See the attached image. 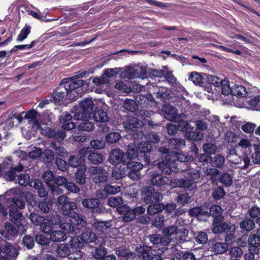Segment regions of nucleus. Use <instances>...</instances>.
Returning <instances> with one entry per match:
<instances>
[{
    "mask_svg": "<svg viewBox=\"0 0 260 260\" xmlns=\"http://www.w3.org/2000/svg\"><path fill=\"white\" fill-rule=\"evenodd\" d=\"M121 190L119 186L111 185L110 184H107L105 186L103 191L106 193L109 194H116Z\"/></svg>",
    "mask_w": 260,
    "mask_h": 260,
    "instance_id": "69168bd1",
    "label": "nucleus"
},
{
    "mask_svg": "<svg viewBox=\"0 0 260 260\" xmlns=\"http://www.w3.org/2000/svg\"><path fill=\"white\" fill-rule=\"evenodd\" d=\"M149 181L150 184L153 186L152 187L162 189L169 184V179L157 172H151Z\"/></svg>",
    "mask_w": 260,
    "mask_h": 260,
    "instance_id": "9d476101",
    "label": "nucleus"
},
{
    "mask_svg": "<svg viewBox=\"0 0 260 260\" xmlns=\"http://www.w3.org/2000/svg\"><path fill=\"white\" fill-rule=\"evenodd\" d=\"M6 231H3L2 235L8 239L15 237L16 235V229L13 224L9 222H6L4 225Z\"/></svg>",
    "mask_w": 260,
    "mask_h": 260,
    "instance_id": "72a5a7b5",
    "label": "nucleus"
},
{
    "mask_svg": "<svg viewBox=\"0 0 260 260\" xmlns=\"http://www.w3.org/2000/svg\"><path fill=\"white\" fill-rule=\"evenodd\" d=\"M57 254L61 257H66L71 253L70 245L68 244H60L56 249Z\"/></svg>",
    "mask_w": 260,
    "mask_h": 260,
    "instance_id": "a18cd8bd",
    "label": "nucleus"
},
{
    "mask_svg": "<svg viewBox=\"0 0 260 260\" xmlns=\"http://www.w3.org/2000/svg\"><path fill=\"white\" fill-rule=\"evenodd\" d=\"M189 215L191 217L208 216V211H203L200 206L193 207L189 210Z\"/></svg>",
    "mask_w": 260,
    "mask_h": 260,
    "instance_id": "49530a36",
    "label": "nucleus"
},
{
    "mask_svg": "<svg viewBox=\"0 0 260 260\" xmlns=\"http://www.w3.org/2000/svg\"><path fill=\"white\" fill-rule=\"evenodd\" d=\"M149 241L153 245L160 247L162 252H164L165 250H168L167 246L172 241V239L155 234L149 236Z\"/></svg>",
    "mask_w": 260,
    "mask_h": 260,
    "instance_id": "f8f14e48",
    "label": "nucleus"
},
{
    "mask_svg": "<svg viewBox=\"0 0 260 260\" xmlns=\"http://www.w3.org/2000/svg\"><path fill=\"white\" fill-rule=\"evenodd\" d=\"M62 80L55 91L50 95L52 98V103L56 105H60L63 104V101L68 99L71 101L76 100L77 95L74 93H70L63 83Z\"/></svg>",
    "mask_w": 260,
    "mask_h": 260,
    "instance_id": "20e7f679",
    "label": "nucleus"
},
{
    "mask_svg": "<svg viewBox=\"0 0 260 260\" xmlns=\"http://www.w3.org/2000/svg\"><path fill=\"white\" fill-rule=\"evenodd\" d=\"M41 157L44 163H51L54 158V154L51 150L46 149L42 152Z\"/></svg>",
    "mask_w": 260,
    "mask_h": 260,
    "instance_id": "5fc2aeb1",
    "label": "nucleus"
},
{
    "mask_svg": "<svg viewBox=\"0 0 260 260\" xmlns=\"http://www.w3.org/2000/svg\"><path fill=\"white\" fill-rule=\"evenodd\" d=\"M101 172L102 173H99L93 178V181L96 184L104 183L108 180L109 177V173L104 168H103V171Z\"/></svg>",
    "mask_w": 260,
    "mask_h": 260,
    "instance_id": "de8ad7c7",
    "label": "nucleus"
},
{
    "mask_svg": "<svg viewBox=\"0 0 260 260\" xmlns=\"http://www.w3.org/2000/svg\"><path fill=\"white\" fill-rule=\"evenodd\" d=\"M42 134L48 138H54L57 141H62L66 136L65 131L62 129H58L56 131L49 127H45L41 129Z\"/></svg>",
    "mask_w": 260,
    "mask_h": 260,
    "instance_id": "2eb2a0df",
    "label": "nucleus"
},
{
    "mask_svg": "<svg viewBox=\"0 0 260 260\" xmlns=\"http://www.w3.org/2000/svg\"><path fill=\"white\" fill-rule=\"evenodd\" d=\"M135 251L137 255L141 260H162L163 257L161 253H158L152 249L150 246L145 244H137Z\"/></svg>",
    "mask_w": 260,
    "mask_h": 260,
    "instance_id": "423d86ee",
    "label": "nucleus"
},
{
    "mask_svg": "<svg viewBox=\"0 0 260 260\" xmlns=\"http://www.w3.org/2000/svg\"><path fill=\"white\" fill-rule=\"evenodd\" d=\"M183 127L181 128V131L185 132V137L189 140L194 141H199L201 140L203 138L202 133L198 131H192L193 127H189L187 122H183Z\"/></svg>",
    "mask_w": 260,
    "mask_h": 260,
    "instance_id": "aec40b11",
    "label": "nucleus"
},
{
    "mask_svg": "<svg viewBox=\"0 0 260 260\" xmlns=\"http://www.w3.org/2000/svg\"><path fill=\"white\" fill-rule=\"evenodd\" d=\"M235 164L238 165V167L242 169H247L250 165V158L247 154H244L242 157L239 156L236 159Z\"/></svg>",
    "mask_w": 260,
    "mask_h": 260,
    "instance_id": "8fccbe9b",
    "label": "nucleus"
},
{
    "mask_svg": "<svg viewBox=\"0 0 260 260\" xmlns=\"http://www.w3.org/2000/svg\"><path fill=\"white\" fill-rule=\"evenodd\" d=\"M123 200L121 197H112L108 199V205L111 207L116 208L123 205Z\"/></svg>",
    "mask_w": 260,
    "mask_h": 260,
    "instance_id": "603ef678",
    "label": "nucleus"
},
{
    "mask_svg": "<svg viewBox=\"0 0 260 260\" xmlns=\"http://www.w3.org/2000/svg\"><path fill=\"white\" fill-rule=\"evenodd\" d=\"M29 218L34 224L37 226H40V227L42 226V224L46 219L44 216L34 212L30 214Z\"/></svg>",
    "mask_w": 260,
    "mask_h": 260,
    "instance_id": "4d7b16f0",
    "label": "nucleus"
},
{
    "mask_svg": "<svg viewBox=\"0 0 260 260\" xmlns=\"http://www.w3.org/2000/svg\"><path fill=\"white\" fill-rule=\"evenodd\" d=\"M166 118L171 120L176 118L177 114V109L171 106L170 105H166L162 108Z\"/></svg>",
    "mask_w": 260,
    "mask_h": 260,
    "instance_id": "79ce46f5",
    "label": "nucleus"
},
{
    "mask_svg": "<svg viewBox=\"0 0 260 260\" xmlns=\"http://www.w3.org/2000/svg\"><path fill=\"white\" fill-rule=\"evenodd\" d=\"M205 74H199L197 72H192L190 73L188 80L191 81L194 84L201 86H206L207 81H206Z\"/></svg>",
    "mask_w": 260,
    "mask_h": 260,
    "instance_id": "bb28decb",
    "label": "nucleus"
},
{
    "mask_svg": "<svg viewBox=\"0 0 260 260\" xmlns=\"http://www.w3.org/2000/svg\"><path fill=\"white\" fill-rule=\"evenodd\" d=\"M37 112L34 110H31L27 112H21L19 115H17V121L21 123L22 122L23 118L27 119L28 122L35 120L37 122L36 116Z\"/></svg>",
    "mask_w": 260,
    "mask_h": 260,
    "instance_id": "2f4dec72",
    "label": "nucleus"
},
{
    "mask_svg": "<svg viewBox=\"0 0 260 260\" xmlns=\"http://www.w3.org/2000/svg\"><path fill=\"white\" fill-rule=\"evenodd\" d=\"M223 212V209L220 206L218 205H213L211 206L208 212V216H211L214 218L213 220L215 219H220L223 218L221 216Z\"/></svg>",
    "mask_w": 260,
    "mask_h": 260,
    "instance_id": "58836bf2",
    "label": "nucleus"
},
{
    "mask_svg": "<svg viewBox=\"0 0 260 260\" xmlns=\"http://www.w3.org/2000/svg\"><path fill=\"white\" fill-rule=\"evenodd\" d=\"M80 107L76 111L74 115L75 119L83 118H90L94 111V104L92 100L86 99L81 102Z\"/></svg>",
    "mask_w": 260,
    "mask_h": 260,
    "instance_id": "0eeeda50",
    "label": "nucleus"
},
{
    "mask_svg": "<svg viewBox=\"0 0 260 260\" xmlns=\"http://www.w3.org/2000/svg\"><path fill=\"white\" fill-rule=\"evenodd\" d=\"M165 220V216L161 213H158L152 220V224L157 228H161L164 224Z\"/></svg>",
    "mask_w": 260,
    "mask_h": 260,
    "instance_id": "0e129e2a",
    "label": "nucleus"
},
{
    "mask_svg": "<svg viewBox=\"0 0 260 260\" xmlns=\"http://www.w3.org/2000/svg\"><path fill=\"white\" fill-rule=\"evenodd\" d=\"M86 170V166L82 165L77 169L75 173L74 179L79 185H84L86 182L87 176L85 174Z\"/></svg>",
    "mask_w": 260,
    "mask_h": 260,
    "instance_id": "393cba45",
    "label": "nucleus"
},
{
    "mask_svg": "<svg viewBox=\"0 0 260 260\" xmlns=\"http://www.w3.org/2000/svg\"><path fill=\"white\" fill-rule=\"evenodd\" d=\"M123 127L126 130L132 131V135L135 139L142 138L143 133L141 131L142 121L136 117L131 115H124L121 117Z\"/></svg>",
    "mask_w": 260,
    "mask_h": 260,
    "instance_id": "7ed1b4c3",
    "label": "nucleus"
},
{
    "mask_svg": "<svg viewBox=\"0 0 260 260\" xmlns=\"http://www.w3.org/2000/svg\"><path fill=\"white\" fill-rule=\"evenodd\" d=\"M82 206L91 210L93 213H104L105 208L101 204L99 199L96 198L85 199L82 201Z\"/></svg>",
    "mask_w": 260,
    "mask_h": 260,
    "instance_id": "1a4fd4ad",
    "label": "nucleus"
},
{
    "mask_svg": "<svg viewBox=\"0 0 260 260\" xmlns=\"http://www.w3.org/2000/svg\"><path fill=\"white\" fill-rule=\"evenodd\" d=\"M126 156L129 159L139 157L138 149L135 146L128 145L126 151Z\"/></svg>",
    "mask_w": 260,
    "mask_h": 260,
    "instance_id": "052dcab7",
    "label": "nucleus"
},
{
    "mask_svg": "<svg viewBox=\"0 0 260 260\" xmlns=\"http://www.w3.org/2000/svg\"><path fill=\"white\" fill-rule=\"evenodd\" d=\"M69 165L72 168H76L77 169L82 165H85L83 161L76 155H71L68 159Z\"/></svg>",
    "mask_w": 260,
    "mask_h": 260,
    "instance_id": "3c124183",
    "label": "nucleus"
},
{
    "mask_svg": "<svg viewBox=\"0 0 260 260\" xmlns=\"http://www.w3.org/2000/svg\"><path fill=\"white\" fill-rule=\"evenodd\" d=\"M116 211L121 215V220L122 222L128 223L135 219L132 208L126 204L118 207Z\"/></svg>",
    "mask_w": 260,
    "mask_h": 260,
    "instance_id": "f3484780",
    "label": "nucleus"
},
{
    "mask_svg": "<svg viewBox=\"0 0 260 260\" xmlns=\"http://www.w3.org/2000/svg\"><path fill=\"white\" fill-rule=\"evenodd\" d=\"M249 251L258 253L260 247V239L256 235H251L248 238Z\"/></svg>",
    "mask_w": 260,
    "mask_h": 260,
    "instance_id": "c85d7f7f",
    "label": "nucleus"
},
{
    "mask_svg": "<svg viewBox=\"0 0 260 260\" xmlns=\"http://www.w3.org/2000/svg\"><path fill=\"white\" fill-rule=\"evenodd\" d=\"M229 249L228 245L225 242H216L211 247V251L214 254H222L226 252Z\"/></svg>",
    "mask_w": 260,
    "mask_h": 260,
    "instance_id": "4c0bfd02",
    "label": "nucleus"
},
{
    "mask_svg": "<svg viewBox=\"0 0 260 260\" xmlns=\"http://www.w3.org/2000/svg\"><path fill=\"white\" fill-rule=\"evenodd\" d=\"M255 222L251 219H246L241 221L239 226L242 232H250L255 228Z\"/></svg>",
    "mask_w": 260,
    "mask_h": 260,
    "instance_id": "37998d69",
    "label": "nucleus"
},
{
    "mask_svg": "<svg viewBox=\"0 0 260 260\" xmlns=\"http://www.w3.org/2000/svg\"><path fill=\"white\" fill-rule=\"evenodd\" d=\"M7 258L10 259L11 257H15L16 255V249L12 245L7 243L5 247L4 252Z\"/></svg>",
    "mask_w": 260,
    "mask_h": 260,
    "instance_id": "680f3d73",
    "label": "nucleus"
},
{
    "mask_svg": "<svg viewBox=\"0 0 260 260\" xmlns=\"http://www.w3.org/2000/svg\"><path fill=\"white\" fill-rule=\"evenodd\" d=\"M92 115L95 121L101 123H105L109 120V117L107 115V113L101 109H96L95 112L93 111ZM109 129V128L107 126V124L104 123L102 131L104 132H107Z\"/></svg>",
    "mask_w": 260,
    "mask_h": 260,
    "instance_id": "b1692460",
    "label": "nucleus"
},
{
    "mask_svg": "<svg viewBox=\"0 0 260 260\" xmlns=\"http://www.w3.org/2000/svg\"><path fill=\"white\" fill-rule=\"evenodd\" d=\"M247 93L246 87L243 85H235L232 87L231 94L237 98L245 97Z\"/></svg>",
    "mask_w": 260,
    "mask_h": 260,
    "instance_id": "a19ab883",
    "label": "nucleus"
},
{
    "mask_svg": "<svg viewBox=\"0 0 260 260\" xmlns=\"http://www.w3.org/2000/svg\"><path fill=\"white\" fill-rule=\"evenodd\" d=\"M137 100L139 102L141 106H145L150 103L155 102L154 99L151 93H147L146 94H141L137 97Z\"/></svg>",
    "mask_w": 260,
    "mask_h": 260,
    "instance_id": "c03bdc74",
    "label": "nucleus"
},
{
    "mask_svg": "<svg viewBox=\"0 0 260 260\" xmlns=\"http://www.w3.org/2000/svg\"><path fill=\"white\" fill-rule=\"evenodd\" d=\"M63 80H65V81H63V83L66 84V86L70 93H74L75 95L77 94V93L75 90L84 85V81L80 78H67Z\"/></svg>",
    "mask_w": 260,
    "mask_h": 260,
    "instance_id": "412c9836",
    "label": "nucleus"
},
{
    "mask_svg": "<svg viewBox=\"0 0 260 260\" xmlns=\"http://www.w3.org/2000/svg\"><path fill=\"white\" fill-rule=\"evenodd\" d=\"M198 160L200 162L202 163L203 165L208 166L209 165L211 164L212 157L209 154L205 152L203 154H200L198 156Z\"/></svg>",
    "mask_w": 260,
    "mask_h": 260,
    "instance_id": "774afa93",
    "label": "nucleus"
},
{
    "mask_svg": "<svg viewBox=\"0 0 260 260\" xmlns=\"http://www.w3.org/2000/svg\"><path fill=\"white\" fill-rule=\"evenodd\" d=\"M83 228L84 227H79V231L76 232H72L71 231H69V230H68V229H64L63 228H60L62 230V231H53L50 235V238L52 241L55 242L63 241L66 240L67 238V234L77 235L80 233V232Z\"/></svg>",
    "mask_w": 260,
    "mask_h": 260,
    "instance_id": "ddd939ff",
    "label": "nucleus"
},
{
    "mask_svg": "<svg viewBox=\"0 0 260 260\" xmlns=\"http://www.w3.org/2000/svg\"><path fill=\"white\" fill-rule=\"evenodd\" d=\"M17 183L21 186H26L30 183V177L28 174H20L17 176Z\"/></svg>",
    "mask_w": 260,
    "mask_h": 260,
    "instance_id": "338daca9",
    "label": "nucleus"
},
{
    "mask_svg": "<svg viewBox=\"0 0 260 260\" xmlns=\"http://www.w3.org/2000/svg\"><path fill=\"white\" fill-rule=\"evenodd\" d=\"M142 199L147 204L159 203L163 199L162 194L155 191L151 186L145 187L141 192Z\"/></svg>",
    "mask_w": 260,
    "mask_h": 260,
    "instance_id": "6e6552de",
    "label": "nucleus"
},
{
    "mask_svg": "<svg viewBox=\"0 0 260 260\" xmlns=\"http://www.w3.org/2000/svg\"><path fill=\"white\" fill-rule=\"evenodd\" d=\"M89 162L94 165L102 164L104 160V156L101 153L91 152L87 156Z\"/></svg>",
    "mask_w": 260,
    "mask_h": 260,
    "instance_id": "e433bc0d",
    "label": "nucleus"
},
{
    "mask_svg": "<svg viewBox=\"0 0 260 260\" xmlns=\"http://www.w3.org/2000/svg\"><path fill=\"white\" fill-rule=\"evenodd\" d=\"M121 138V135L118 132H111L106 135L105 140L109 144L116 143Z\"/></svg>",
    "mask_w": 260,
    "mask_h": 260,
    "instance_id": "13d9d810",
    "label": "nucleus"
},
{
    "mask_svg": "<svg viewBox=\"0 0 260 260\" xmlns=\"http://www.w3.org/2000/svg\"><path fill=\"white\" fill-rule=\"evenodd\" d=\"M135 72V70L130 71L129 78L135 79L137 78H140L141 79H145L148 77L147 74H148V72H147L146 67L141 66L140 68L139 71H138L137 74H136Z\"/></svg>",
    "mask_w": 260,
    "mask_h": 260,
    "instance_id": "ea45409f",
    "label": "nucleus"
},
{
    "mask_svg": "<svg viewBox=\"0 0 260 260\" xmlns=\"http://www.w3.org/2000/svg\"><path fill=\"white\" fill-rule=\"evenodd\" d=\"M1 197L3 198L4 203L10 208V220L16 225V188L10 189Z\"/></svg>",
    "mask_w": 260,
    "mask_h": 260,
    "instance_id": "39448f33",
    "label": "nucleus"
},
{
    "mask_svg": "<svg viewBox=\"0 0 260 260\" xmlns=\"http://www.w3.org/2000/svg\"><path fill=\"white\" fill-rule=\"evenodd\" d=\"M80 239L85 244L93 242L96 239L95 234L89 228L85 227L80 236Z\"/></svg>",
    "mask_w": 260,
    "mask_h": 260,
    "instance_id": "cd10ccee",
    "label": "nucleus"
},
{
    "mask_svg": "<svg viewBox=\"0 0 260 260\" xmlns=\"http://www.w3.org/2000/svg\"><path fill=\"white\" fill-rule=\"evenodd\" d=\"M124 152L119 149H113L111 151L109 160V162L113 165H117L119 164H126L128 162L124 160Z\"/></svg>",
    "mask_w": 260,
    "mask_h": 260,
    "instance_id": "4be33fe9",
    "label": "nucleus"
},
{
    "mask_svg": "<svg viewBox=\"0 0 260 260\" xmlns=\"http://www.w3.org/2000/svg\"><path fill=\"white\" fill-rule=\"evenodd\" d=\"M220 182L225 187H229L232 185L233 181V176L229 173L223 172L220 173L218 177L216 183Z\"/></svg>",
    "mask_w": 260,
    "mask_h": 260,
    "instance_id": "c9c22d12",
    "label": "nucleus"
},
{
    "mask_svg": "<svg viewBox=\"0 0 260 260\" xmlns=\"http://www.w3.org/2000/svg\"><path fill=\"white\" fill-rule=\"evenodd\" d=\"M77 208L76 204L74 202L69 201L64 206L61 207L62 213L64 215L71 217L69 222H63L62 228L68 229L69 231L76 232L79 231V227H84L86 224V219L85 216L75 212Z\"/></svg>",
    "mask_w": 260,
    "mask_h": 260,
    "instance_id": "f257e3e1",
    "label": "nucleus"
},
{
    "mask_svg": "<svg viewBox=\"0 0 260 260\" xmlns=\"http://www.w3.org/2000/svg\"><path fill=\"white\" fill-rule=\"evenodd\" d=\"M172 183L174 187H182L190 189L193 184V182L190 179L176 178L172 181Z\"/></svg>",
    "mask_w": 260,
    "mask_h": 260,
    "instance_id": "f704fd0d",
    "label": "nucleus"
},
{
    "mask_svg": "<svg viewBox=\"0 0 260 260\" xmlns=\"http://www.w3.org/2000/svg\"><path fill=\"white\" fill-rule=\"evenodd\" d=\"M21 197L25 199L27 203V208L29 211L32 208L36 209L37 208L42 213H48L51 210L52 204L45 199L42 201H37L30 192H22Z\"/></svg>",
    "mask_w": 260,
    "mask_h": 260,
    "instance_id": "f03ea898",
    "label": "nucleus"
},
{
    "mask_svg": "<svg viewBox=\"0 0 260 260\" xmlns=\"http://www.w3.org/2000/svg\"><path fill=\"white\" fill-rule=\"evenodd\" d=\"M60 123L62 124V129L70 131L75 128V123L72 121V116L68 112H63L59 117Z\"/></svg>",
    "mask_w": 260,
    "mask_h": 260,
    "instance_id": "5701e85b",
    "label": "nucleus"
},
{
    "mask_svg": "<svg viewBox=\"0 0 260 260\" xmlns=\"http://www.w3.org/2000/svg\"><path fill=\"white\" fill-rule=\"evenodd\" d=\"M89 118L80 119L82 122L79 123L78 128L80 131L90 132L94 128L93 123L88 120Z\"/></svg>",
    "mask_w": 260,
    "mask_h": 260,
    "instance_id": "09e8293b",
    "label": "nucleus"
},
{
    "mask_svg": "<svg viewBox=\"0 0 260 260\" xmlns=\"http://www.w3.org/2000/svg\"><path fill=\"white\" fill-rule=\"evenodd\" d=\"M191 157L188 154H186L182 153H174L170 157L171 160L173 162V164L177 165L176 169H178L179 165L182 162H187Z\"/></svg>",
    "mask_w": 260,
    "mask_h": 260,
    "instance_id": "a878e982",
    "label": "nucleus"
},
{
    "mask_svg": "<svg viewBox=\"0 0 260 260\" xmlns=\"http://www.w3.org/2000/svg\"><path fill=\"white\" fill-rule=\"evenodd\" d=\"M225 194L226 192L223 188L218 186L213 189L212 197L215 201H218L224 198Z\"/></svg>",
    "mask_w": 260,
    "mask_h": 260,
    "instance_id": "6e6d98bb",
    "label": "nucleus"
},
{
    "mask_svg": "<svg viewBox=\"0 0 260 260\" xmlns=\"http://www.w3.org/2000/svg\"><path fill=\"white\" fill-rule=\"evenodd\" d=\"M116 254L118 256L123 257L127 260H134L136 258V253L130 251L128 249L123 247H119L115 250Z\"/></svg>",
    "mask_w": 260,
    "mask_h": 260,
    "instance_id": "7c9ffc66",
    "label": "nucleus"
},
{
    "mask_svg": "<svg viewBox=\"0 0 260 260\" xmlns=\"http://www.w3.org/2000/svg\"><path fill=\"white\" fill-rule=\"evenodd\" d=\"M107 249L102 245L95 247L91 252L92 256L98 260H116L113 254L107 255Z\"/></svg>",
    "mask_w": 260,
    "mask_h": 260,
    "instance_id": "dca6fc26",
    "label": "nucleus"
},
{
    "mask_svg": "<svg viewBox=\"0 0 260 260\" xmlns=\"http://www.w3.org/2000/svg\"><path fill=\"white\" fill-rule=\"evenodd\" d=\"M204 76L206 77L207 84L213 85L217 87H220L221 86L222 81L217 77L213 75H207V74H205Z\"/></svg>",
    "mask_w": 260,
    "mask_h": 260,
    "instance_id": "864d4df0",
    "label": "nucleus"
},
{
    "mask_svg": "<svg viewBox=\"0 0 260 260\" xmlns=\"http://www.w3.org/2000/svg\"><path fill=\"white\" fill-rule=\"evenodd\" d=\"M185 146L186 143L183 139L171 138L169 140V147L170 149L180 150Z\"/></svg>",
    "mask_w": 260,
    "mask_h": 260,
    "instance_id": "c756f323",
    "label": "nucleus"
},
{
    "mask_svg": "<svg viewBox=\"0 0 260 260\" xmlns=\"http://www.w3.org/2000/svg\"><path fill=\"white\" fill-rule=\"evenodd\" d=\"M139 157L144 158L148 162L150 161L151 153L153 150V145L149 143L144 142L139 144L138 146Z\"/></svg>",
    "mask_w": 260,
    "mask_h": 260,
    "instance_id": "a211bd4d",
    "label": "nucleus"
},
{
    "mask_svg": "<svg viewBox=\"0 0 260 260\" xmlns=\"http://www.w3.org/2000/svg\"><path fill=\"white\" fill-rule=\"evenodd\" d=\"M64 188L69 193H78L81 190L80 187L76 183L69 180L66 183Z\"/></svg>",
    "mask_w": 260,
    "mask_h": 260,
    "instance_id": "e2e57ef3",
    "label": "nucleus"
},
{
    "mask_svg": "<svg viewBox=\"0 0 260 260\" xmlns=\"http://www.w3.org/2000/svg\"><path fill=\"white\" fill-rule=\"evenodd\" d=\"M165 209V205L163 203H151L147 207V212L148 215H153L161 213Z\"/></svg>",
    "mask_w": 260,
    "mask_h": 260,
    "instance_id": "473e14b6",
    "label": "nucleus"
},
{
    "mask_svg": "<svg viewBox=\"0 0 260 260\" xmlns=\"http://www.w3.org/2000/svg\"><path fill=\"white\" fill-rule=\"evenodd\" d=\"M170 159V157L168 155L165 157L164 160L160 161L157 164L158 171L161 174L165 175H170L173 169H176L177 165L173 164V162L169 160Z\"/></svg>",
    "mask_w": 260,
    "mask_h": 260,
    "instance_id": "6ab92c4d",
    "label": "nucleus"
},
{
    "mask_svg": "<svg viewBox=\"0 0 260 260\" xmlns=\"http://www.w3.org/2000/svg\"><path fill=\"white\" fill-rule=\"evenodd\" d=\"M202 174L200 170L195 169H190L187 172L188 177L193 183H197L200 181V178Z\"/></svg>",
    "mask_w": 260,
    "mask_h": 260,
    "instance_id": "bf43d9fd",
    "label": "nucleus"
},
{
    "mask_svg": "<svg viewBox=\"0 0 260 260\" xmlns=\"http://www.w3.org/2000/svg\"><path fill=\"white\" fill-rule=\"evenodd\" d=\"M233 225L230 222L224 221L223 218L220 219H215L213 222L212 232L214 234L228 233L233 228Z\"/></svg>",
    "mask_w": 260,
    "mask_h": 260,
    "instance_id": "4468645a",
    "label": "nucleus"
},
{
    "mask_svg": "<svg viewBox=\"0 0 260 260\" xmlns=\"http://www.w3.org/2000/svg\"><path fill=\"white\" fill-rule=\"evenodd\" d=\"M127 174L128 177L134 181H138L141 178V171L143 165L139 162H127Z\"/></svg>",
    "mask_w": 260,
    "mask_h": 260,
    "instance_id": "9b49d317",
    "label": "nucleus"
}]
</instances>
